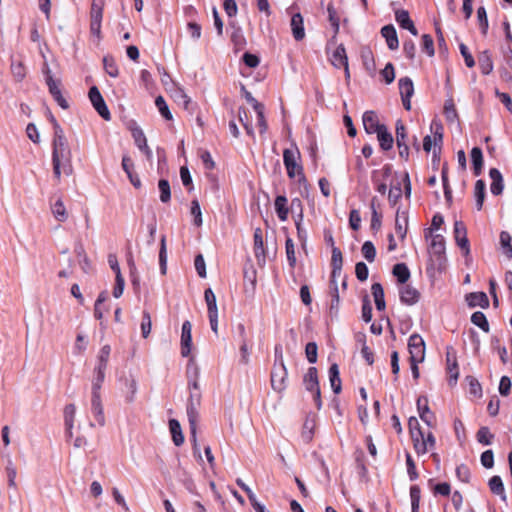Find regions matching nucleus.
I'll return each instance as SVG.
<instances>
[{
  "label": "nucleus",
  "instance_id": "bb28decb",
  "mask_svg": "<svg viewBox=\"0 0 512 512\" xmlns=\"http://www.w3.org/2000/svg\"><path fill=\"white\" fill-rule=\"evenodd\" d=\"M371 292L375 301L377 310L383 311L386 307L384 299V289L380 283H374L371 287Z\"/></svg>",
  "mask_w": 512,
  "mask_h": 512
},
{
  "label": "nucleus",
  "instance_id": "de8ad7c7",
  "mask_svg": "<svg viewBox=\"0 0 512 512\" xmlns=\"http://www.w3.org/2000/svg\"><path fill=\"white\" fill-rule=\"evenodd\" d=\"M131 133H132L134 142H135L136 146L139 148V150L142 148H145L148 145L145 134L140 127L135 126V127L131 128Z\"/></svg>",
  "mask_w": 512,
  "mask_h": 512
},
{
  "label": "nucleus",
  "instance_id": "864d4df0",
  "mask_svg": "<svg viewBox=\"0 0 512 512\" xmlns=\"http://www.w3.org/2000/svg\"><path fill=\"white\" fill-rule=\"evenodd\" d=\"M238 118H239V121L241 122V124L243 125L244 129L246 130V133L249 136L254 137L253 127H252L251 123L249 122L247 110L245 108H242V107L239 108Z\"/></svg>",
  "mask_w": 512,
  "mask_h": 512
},
{
  "label": "nucleus",
  "instance_id": "13d9d810",
  "mask_svg": "<svg viewBox=\"0 0 512 512\" xmlns=\"http://www.w3.org/2000/svg\"><path fill=\"white\" fill-rule=\"evenodd\" d=\"M361 251H362L364 258L368 262H373L375 260L376 249H375L374 244L371 241L364 242L362 245Z\"/></svg>",
  "mask_w": 512,
  "mask_h": 512
},
{
  "label": "nucleus",
  "instance_id": "c756f323",
  "mask_svg": "<svg viewBox=\"0 0 512 512\" xmlns=\"http://www.w3.org/2000/svg\"><path fill=\"white\" fill-rule=\"evenodd\" d=\"M471 161L473 165V171L475 176H479L482 173L483 168V153L481 148L473 147L471 150Z\"/></svg>",
  "mask_w": 512,
  "mask_h": 512
},
{
  "label": "nucleus",
  "instance_id": "a878e982",
  "mask_svg": "<svg viewBox=\"0 0 512 512\" xmlns=\"http://www.w3.org/2000/svg\"><path fill=\"white\" fill-rule=\"evenodd\" d=\"M430 252L439 258L444 255L445 240L442 235L436 234L431 237Z\"/></svg>",
  "mask_w": 512,
  "mask_h": 512
},
{
  "label": "nucleus",
  "instance_id": "bf43d9fd",
  "mask_svg": "<svg viewBox=\"0 0 512 512\" xmlns=\"http://www.w3.org/2000/svg\"><path fill=\"white\" fill-rule=\"evenodd\" d=\"M285 249L288 263L290 267L294 268L296 265L295 246L291 238L286 239Z\"/></svg>",
  "mask_w": 512,
  "mask_h": 512
},
{
  "label": "nucleus",
  "instance_id": "6e6d98bb",
  "mask_svg": "<svg viewBox=\"0 0 512 512\" xmlns=\"http://www.w3.org/2000/svg\"><path fill=\"white\" fill-rule=\"evenodd\" d=\"M152 328V320L151 315L148 311L144 310L142 313V321H141V333L143 338H147L151 332Z\"/></svg>",
  "mask_w": 512,
  "mask_h": 512
},
{
  "label": "nucleus",
  "instance_id": "1a4fd4ad",
  "mask_svg": "<svg viewBox=\"0 0 512 512\" xmlns=\"http://www.w3.org/2000/svg\"><path fill=\"white\" fill-rule=\"evenodd\" d=\"M192 324L190 321H184L181 331V355L187 357L191 352L192 346Z\"/></svg>",
  "mask_w": 512,
  "mask_h": 512
},
{
  "label": "nucleus",
  "instance_id": "a19ab883",
  "mask_svg": "<svg viewBox=\"0 0 512 512\" xmlns=\"http://www.w3.org/2000/svg\"><path fill=\"white\" fill-rule=\"evenodd\" d=\"M488 484H489L490 490L494 494L500 495L503 500L506 499L504 485H503V482H502V479L500 478V476L491 477Z\"/></svg>",
  "mask_w": 512,
  "mask_h": 512
},
{
  "label": "nucleus",
  "instance_id": "8fccbe9b",
  "mask_svg": "<svg viewBox=\"0 0 512 512\" xmlns=\"http://www.w3.org/2000/svg\"><path fill=\"white\" fill-rule=\"evenodd\" d=\"M158 188L160 191V200L163 203H167L171 199V189L168 180L160 179L158 182Z\"/></svg>",
  "mask_w": 512,
  "mask_h": 512
},
{
  "label": "nucleus",
  "instance_id": "2f4dec72",
  "mask_svg": "<svg viewBox=\"0 0 512 512\" xmlns=\"http://www.w3.org/2000/svg\"><path fill=\"white\" fill-rule=\"evenodd\" d=\"M254 253L258 261H260L261 259L263 261L265 260L264 241L262 237V231L260 228H257L254 232Z\"/></svg>",
  "mask_w": 512,
  "mask_h": 512
},
{
  "label": "nucleus",
  "instance_id": "5fc2aeb1",
  "mask_svg": "<svg viewBox=\"0 0 512 512\" xmlns=\"http://www.w3.org/2000/svg\"><path fill=\"white\" fill-rule=\"evenodd\" d=\"M155 105L158 108L160 114L166 119V120H172V114L169 110V107L165 101V99L159 95L155 99Z\"/></svg>",
  "mask_w": 512,
  "mask_h": 512
},
{
  "label": "nucleus",
  "instance_id": "680f3d73",
  "mask_svg": "<svg viewBox=\"0 0 512 512\" xmlns=\"http://www.w3.org/2000/svg\"><path fill=\"white\" fill-rule=\"evenodd\" d=\"M314 427H315V424H314L313 420H306L304 422L302 434H301L304 442L308 443L312 440Z\"/></svg>",
  "mask_w": 512,
  "mask_h": 512
},
{
  "label": "nucleus",
  "instance_id": "7ed1b4c3",
  "mask_svg": "<svg viewBox=\"0 0 512 512\" xmlns=\"http://www.w3.org/2000/svg\"><path fill=\"white\" fill-rule=\"evenodd\" d=\"M300 157V152L297 147L283 151V162L289 178H295L296 176L304 177L303 168L299 163Z\"/></svg>",
  "mask_w": 512,
  "mask_h": 512
},
{
  "label": "nucleus",
  "instance_id": "393cba45",
  "mask_svg": "<svg viewBox=\"0 0 512 512\" xmlns=\"http://www.w3.org/2000/svg\"><path fill=\"white\" fill-rule=\"evenodd\" d=\"M376 134L380 147L385 151L390 150L393 146L394 140L392 134L387 130V127L385 125L382 126Z\"/></svg>",
  "mask_w": 512,
  "mask_h": 512
},
{
  "label": "nucleus",
  "instance_id": "052dcab7",
  "mask_svg": "<svg viewBox=\"0 0 512 512\" xmlns=\"http://www.w3.org/2000/svg\"><path fill=\"white\" fill-rule=\"evenodd\" d=\"M53 129H54V135H53L52 144L68 142L65 137L63 129L61 128V126L59 125V123L57 122L56 119H53Z\"/></svg>",
  "mask_w": 512,
  "mask_h": 512
},
{
  "label": "nucleus",
  "instance_id": "ea45409f",
  "mask_svg": "<svg viewBox=\"0 0 512 512\" xmlns=\"http://www.w3.org/2000/svg\"><path fill=\"white\" fill-rule=\"evenodd\" d=\"M125 399L128 403H131L134 401L135 399V395L137 393V389H138V386H137V381L133 378V377H130V378H126L125 379Z\"/></svg>",
  "mask_w": 512,
  "mask_h": 512
},
{
  "label": "nucleus",
  "instance_id": "7c9ffc66",
  "mask_svg": "<svg viewBox=\"0 0 512 512\" xmlns=\"http://www.w3.org/2000/svg\"><path fill=\"white\" fill-rule=\"evenodd\" d=\"M287 202V198L284 195H279L275 199V211L281 221H286L288 218L289 210L287 207Z\"/></svg>",
  "mask_w": 512,
  "mask_h": 512
},
{
  "label": "nucleus",
  "instance_id": "c9c22d12",
  "mask_svg": "<svg viewBox=\"0 0 512 512\" xmlns=\"http://www.w3.org/2000/svg\"><path fill=\"white\" fill-rule=\"evenodd\" d=\"M107 367L97 365L94 369L95 377L92 381V392L100 393L102 383L105 379V372Z\"/></svg>",
  "mask_w": 512,
  "mask_h": 512
},
{
  "label": "nucleus",
  "instance_id": "f3484780",
  "mask_svg": "<svg viewBox=\"0 0 512 512\" xmlns=\"http://www.w3.org/2000/svg\"><path fill=\"white\" fill-rule=\"evenodd\" d=\"M381 35L385 38L389 49L395 50L399 47L397 32L392 24L383 26L381 28Z\"/></svg>",
  "mask_w": 512,
  "mask_h": 512
},
{
  "label": "nucleus",
  "instance_id": "c03bdc74",
  "mask_svg": "<svg viewBox=\"0 0 512 512\" xmlns=\"http://www.w3.org/2000/svg\"><path fill=\"white\" fill-rule=\"evenodd\" d=\"M103 65L105 72L113 78H116L119 75L118 66L116 61L111 56H105L103 58Z\"/></svg>",
  "mask_w": 512,
  "mask_h": 512
},
{
  "label": "nucleus",
  "instance_id": "3c124183",
  "mask_svg": "<svg viewBox=\"0 0 512 512\" xmlns=\"http://www.w3.org/2000/svg\"><path fill=\"white\" fill-rule=\"evenodd\" d=\"M45 74H46V84H47V86L49 88L50 94L52 96H54V95H57V94L61 93L60 81L59 80H55L53 78L49 68H47Z\"/></svg>",
  "mask_w": 512,
  "mask_h": 512
},
{
  "label": "nucleus",
  "instance_id": "ddd939ff",
  "mask_svg": "<svg viewBox=\"0 0 512 512\" xmlns=\"http://www.w3.org/2000/svg\"><path fill=\"white\" fill-rule=\"evenodd\" d=\"M330 63L337 69L342 68L348 64V56L343 44H339L331 53L329 57Z\"/></svg>",
  "mask_w": 512,
  "mask_h": 512
},
{
  "label": "nucleus",
  "instance_id": "423d86ee",
  "mask_svg": "<svg viewBox=\"0 0 512 512\" xmlns=\"http://www.w3.org/2000/svg\"><path fill=\"white\" fill-rule=\"evenodd\" d=\"M89 99L95 108V110L98 112V114L104 119V120H110L111 114L110 111L99 91V89L96 86H93L89 90Z\"/></svg>",
  "mask_w": 512,
  "mask_h": 512
},
{
  "label": "nucleus",
  "instance_id": "4d7b16f0",
  "mask_svg": "<svg viewBox=\"0 0 512 512\" xmlns=\"http://www.w3.org/2000/svg\"><path fill=\"white\" fill-rule=\"evenodd\" d=\"M411 438H412L413 447H414L416 453L418 455L425 454L426 447L423 442L425 440V434L423 433V431H420V435H414V436H411Z\"/></svg>",
  "mask_w": 512,
  "mask_h": 512
},
{
  "label": "nucleus",
  "instance_id": "09e8293b",
  "mask_svg": "<svg viewBox=\"0 0 512 512\" xmlns=\"http://www.w3.org/2000/svg\"><path fill=\"white\" fill-rule=\"evenodd\" d=\"M327 12H328L329 22L331 23L332 27L334 28V36H333V39H334L336 37V34L339 32L340 19L337 15L336 9L334 8L332 3L328 4Z\"/></svg>",
  "mask_w": 512,
  "mask_h": 512
},
{
  "label": "nucleus",
  "instance_id": "473e14b6",
  "mask_svg": "<svg viewBox=\"0 0 512 512\" xmlns=\"http://www.w3.org/2000/svg\"><path fill=\"white\" fill-rule=\"evenodd\" d=\"M339 367L336 363L332 364L329 368V380L331 383L332 390L335 394L341 392V379L339 375Z\"/></svg>",
  "mask_w": 512,
  "mask_h": 512
},
{
  "label": "nucleus",
  "instance_id": "e433bc0d",
  "mask_svg": "<svg viewBox=\"0 0 512 512\" xmlns=\"http://www.w3.org/2000/svg\"><path fill=\"white\" fill-rule=\"evenodd\" d=\"M485 190L486 185L483 180H477L474 188V196L476 200V208L480 211L483 207L484 199H485Z\"/></svg>",
  "mask_w": 512,
  "mask_h": 512
},
{
  "label": "nucleus",
  "instance_id": "e2e57ef3",
  "mask_svg": "<svg viewBox=\"0 0 512 512\" xmlns=\"http://www.w3.org/2000/svg\"><path fill=\"white\" fill-rule=\"evenodd\" d=\"M422 51L426 52L428 56L432 57L435 54L434 41L429 34L422 35Z\"/></svg>",
  "mask_w": 512,
  "mask_h": 512
},
{
  "label": "nucleus",
  "instance_id": "603ef678",
  "mask_svg": "<svg viewBox=\"0 0 512 512\" xmlns=\"http://www.w3.org/2000/svg\"><path fill=\"white\" fill-rule=\"evenodd\" d=\"M431 130L434 134V146L437 147L443 142V126L439 121L433 120L431 123Z\"/></svg>",
  "mask_w": 512,
  "mask_h": 512
},
{
  "label": "nucleus",
  "instance_id": "5701e85b",
  "mask_svg": "<svg viewBox=\"0 0 512 512\" xmlns=\"http://www.w3.org/2000/svg\"><path fill=\"white\" fill-rule=\"evenodd\" d=\"M304 385L307 391L312 392L320 388L317 369L310 367L304 376Z\"/></svg>",
  "mask_w": 512,
  "mask_h": 512
},
{
  "label": "nucleus",
  "instance_id": "f8f14e48",
  "mask_svg": "<svg viewBox=\"0 0 512 512\" xmlns=\"http://www.w3.org/2000/svg\"><path fill=\"white\" fill-rule=\"evenodd\" d=\"M417 410L421 420L425 422L428 426H432L435 417L434 414L429 409L428 398L426 396H420L417 399Z\"/></svg>",
  "mask_w": 512,
  "mask_h": 512
},
{
  "label": "nucleus",
  "instance_id": "2eb2a0df",
  "mask_svg": "<svg viewBox=\"0 0 512 512\" xmlns=\"http://www.w3.org/2000/svg\"><path fill=\"white\" fill-rule=\"evenodd\" d=\"M91 410H92V413L94 414V417H95L97 423L100 426H103L105 424V416H104V412H103V406H102L100 393L92 392Z\"/></svg>",
  "mask_w": 512,
  "mask_h": 512
},
{
  "label": "nucleus",
  "instance_id": "4be33fe9",
  "mask_svg": "<svg viewBox=\"0 0 512 512\" xmlns=\"http://www.w3.org/2000/svg\"><path fill=\"white\" fill-rule=\"evenodd\" d=\"M76 415V407L74 404H68L64 408V422L66 427L67 436L72 437V429L74 427Z\"/></svg>",
  "mask_w": 512,
  "mask_h": 512
},
{
  "label": "nucleus",
  "instance_id": "58836bf2",
  "mask_svg": "<svg viewBox=\"0 0 512 512\" xmlns=\"http://www.w3.org/2000/svg\"><path fill=\"white\" fill-rule=\"evenodd\" d=\"M392 273L402 284L406 283L410 277V271L407 265L404 263H398L394 265Z\"/></svg>",
  "mask_w": 512,
  "mask_h": 512
},
{
  "label": "nucleus",
  "instance_id": "9d476101",
  "mask_svg": "<svg viewBox=\"0 0 512 512\" xmlns=\"http://www.w3.org/2000/svg\"><path fill=\"white\" fill-rule=\"evenodd\" d=\"M395 19L401 28L408 30L414 36L418 35V31L414 25V22L411 20L409 12L407 10H396Z\"/></svg>",
  "mask_w": 512,
  "mask_h": 512
},
{
  "label": "nucleus",
  "instance_id": "6ab92c4d",
  "mask_svg": "<svg viewBox=\"0 0 512 512\" xmlns=\"http://www.w3.org/2000/svg\"><path fill=\"white\" fill-rule=\"evenodd\" d=\"M489 176L492 180L490 190L493 195H500L504 189L503 177L501 172L497 168H491Z\"/></svg>",
  "mask_w": 512,
  "mask_h": 512
},
{
  "label": "nucleus",
  "instance_id": "4c0bfd02",
  "mask_svg": "<svg viewBox=\"0 0 512 512\" xmlns=\"http://www.w3.org/2000/svg\"><path fill=\"white\" fill-rule=\"evenodd\" d=\"M54 218L59 222H64L68 218V213L61 199H58L51 207Z\"/></svg>",
  "mask_w": 512,
  "mask_h": 512
},
{
  "label": "nucleus",
  "instance_id": "72a5a7b5",
  "mask_svg": "<svg viewBox=\"0 0 512 512\" xmlns=\"http://www.w3.org/2000/svg\"><path fill=\"white\" fill-rule=\"evenodd\" d=\"M479 67L484 75H488L493 70V61L491 59V55L489 51H483L478 58Z\"/></svg>",
  "mask_w": 512,
  "mask_h": 512
},
{
  "label": "nucleus",
  "instance_id": "b1692460",
  "mask_svg": "<svg viewBox=\"0 0 512 512\" xmlns=\"http://www.w3.org/2000/svg\"><path fill=\"white\" fill-rule=\"evenodd\" d=\"M446 360L448 372L450 374V379L456 382L459 376V371L457 366L456 355L452 348H447Z\"/></svg>",
  "mask_w": 512,
  "mask_h": 512
},
{
  "label": "nucleus",
  "instance_id": "dca6fc26",
  "mask_svg": "<svg viewBox=\"0 0 512 512\" xmlns=\"http://www.w3.org/2000/svg\"><path fill=\"white\" fill-rule=\"evenodd\" d=\"M293 37L296 41H300L305 37V29L303 23V17L300 13H295L291 17L290 22Z\"/></svg>",
  "mask_w": 512,
  "mask_h": 512
},
{
  "label": "nucleus",
  "instance_id": "79ce46f5",
  "mask_svg": "<svg viewBox=\"0 0 512 512\" xmlns=\"http://www.w3.org/2000/svg\"><path fill=\"white\" fill-rule=\"evenodd\" d=\"M512 237L507 231H502L500 233V244L502 247L503 253L509 258H512Z\"/></svg>",
  "mask_w": 512,
  "mask_h": 512
},
{
  "label": "nucleus",
  "instance_id": "a211bd4d",
  "mask_svg": "<svg viewBox=\"0 0 512 512\" xmlns=\"http://www.w3.org/2000/svg\"><path fill=\"white\" fill-rule=\"evenodd\" d=\"M420 293L410 285L403 286L400 289V300L406 305H413L418 302Z\"/></svg>",
  "mask_w": 512,
  "mask_h": 512
},
{
  "label": "nucleus",
  "instance_id": "a18cd8bd",
  "mask_svg": "<svg viewBox=\"0 0 512 512\" xmlns=\"http://www.w3.org/2000/svg\"><path fill=\"white\" fill-rule=\"evenodd\" d=\"M477 441L482 445H491L494 439V434H492L488 427H481L476 434Z\"/></svg>",
  "mask_w": 512,
  "mask_h": 512
},
{
  "label": "nucleus",
  "instance_id": "0eeeda50",
  "mask_svg": "<svg viewBox=\"0 0 512 512\" xmlns=\"http://www.w3.org/2000/svg\"><path fill=\"white\" fill-rule=\"evenodd\" d=\"M408 350L410 360L423 361L425 357V343L423 338L418 334L411 335L408 341Z\"/></svg>",
  "mask_w": 512,
  "mask_h": 512
},
{
  "label": "nucleus",
  "instance_id": "c85d7f7f",
  "mask_svg": "<svg viewBox=\"0 0 512 512\" xmlns=\"http://www.w3.org/2000/svg\"><path fill=\"white\" fill-rule=\"evenodd\" d=\"M169 429L172 435V440L176 446H181L184 443V436L182 433L181 425L178 420H169Z\"/></svg>",
  "mask_w": 512,
  "mask_h": 512
},
{
  "label": "nucleus",
  "instance_id": "39448f33",
  "mask_svg": "<svg viewBox=\"0 0 512 512\" xmlns=\"http://www.w3.org/2000/svg\"><path fill=\"white\" fill-rule=\"evenodd\" d=\"M287 368L284 363L274 365L271 372V386L274 391L281 393L287 386Z\"/></svg>",
  "mask_w": 512,
  "mask_h": 512
},
{
  "label": "nucleus",
  "instance_id": "6e6552de",
  "mask_svg": "<svg viewBox=\"0 0 512 512\" xmlns=\"http://www.w3.org/2000/svg\"><path fill=\"white\" fill-rule=\"evenodd\" d=\"M454 238L457 245L463 250L464 255L470 253L469 240L467 238V229L462 221H455L454 223Z\"/></svg>",
  "mask_w": 512,
  "mask_h": 512
},
{
  "label": "nucleus",
  "instance_id": "9b49d317",
  "mask_svg": "<svg viewBox=\"0 0 512 512\" xmlns=\"http://www.w3.org/2000/svg\"><path fill=\"white\" fill-rule=\"evenodd\" d=\"M342 265H343V258H342V252L341 250L333 246L332 248V257H331V280L332 284H335V280L341 276L342 272Z\"/></svg>",
  "mask_w": 512,
  "mask_h": 512
},
{
  "label": "nucleus",
  "instance_id": "cd10ccee",
  "mask_svg": "<svg viewBox=\"0 0 512 512\" xmlns=\"http://www.w3.org/2000/svg\"><path fill=\"white\" fill-rule=\"evenodd\" d=\"M444 116L446 121L450 124L458 122V113L455 107V103L452 97L445 100L444 103Z\"/></svg>",
  "mask_w": 512,
  "mask_h": 512
},
{
  "label": "nucleus",
  "instance_id": "f257e3e1",
  "mask_svg": "<svg viewBox=\"0 0 512 512\" xmlns=\"http://www.w3.org/2000/svg\"><path fill=\"white\" fill-rule=\"evenodd\" d=\"M52 166L55 179L60 182L62 173L70 176L73 173L72 152L68 142L52 144Z\"/></svg>",
  "mask_w": 512,
  "mask_h": 512
},
{
  "label": "nucleus",
  "instance_id": "412c9836",
  "mask_svg": "<svg viewBox=\"0 0 512 512\" xmlns=\"http://www.w3.org/2000/svg\"><path fill=\"white\" fill-rule=\"evenodd\" d=\"M466 301L470 307L480 306L487 308L489 306V300L484 292H473L466 296Z\"/></svg>",
  "mask_w": 512,
  "mask_h": 512
},
{
  "label": "nucleus",
  "instance_id": "69168bd1",
  "mask_svg": "<svg viewBox=\"0 0 512 512\" xmlns=\"http://www.w3.org/2000/svg\"><path fill=\"white\" fill-rule=\"evenodd\" d=\"M477 18L479 21V25L482 31V34H486L488 30V19H487V13L486 9L481 6L477 9Z\"/></svg>",
  "mask_w": 512,
  "mask_h": 512
},
{
  "label": "nucleus",
  "instance_id": "774afa93",
  "mask_svg": "<svg viewBox=\"0 0 512 512\" xmlns=\"http://www.w3.org/2000/svg\"><path fill=\"white\" fill-rule=\"evenodd\" d=\"M317 344L315 342H309L305 348V354L309 363L313 364L317 361Z\"/></svg>",
  "mask_w": 512,
  "mask_h": 512
},
{
  "label": "nucleus",
  "instance_id": "49530a36",
  "mask_svg": "<svg viewBox=\"0 0 512 512\" xmlns=\"http://www.w3.org/2000/svg\"><path fill=\"white\" fill-rule=\"evenodd\" d=\"M471 322L482 329L484 332L489 331V323L485 314L481 311H476L471 316Z\"/></svg>",
  "mask_w": 512,
  "mask_h": 512
},
{
  "label": "nucleus",
  "instance_id": "37998d69",
  "mask_svg": "<svg viewBox=\"0 0 512 512\" xmlns=\"http://www.w3.org/2000/svg\"><path fill=\"white\" fill-rule=\"evenodd\" d=\"M411 512H419L421 490L418 485L410 487Z\"/></svg>",
  "mask_w": 512,
  "mask_h": 512
},
{
  "label": "nucleus",
  "instance_id": "f704fd0d",
  "mask_svg": "<svg viewBox=\"0 0 512 512\" xmlns=\"http://www.w3.org/2000/svg\"><path fill=\"white\" fill-rule=\"evenodd\" d=\"M401 97L411 98L414 94V85L409 77L400 78L398 81Z\"/></svg>",
  "mask_w": 512,
  "mask_h": 512
},
{
  "label": "nucleus",
  "instance_id": "4468645a",
  "mask_svg": "<svg viewBox=\"0 0 512 512\" xmlns=\"http://www.w3.org/2000/svg\"><path fill=\"white\" fill-rule=\"evenodd\" d=\"M362 121L365 131L369 134L376 133L384 126L383 124H379L378 117L373 111H366L363 114Z\"/></svg>",
  "mask_w": 512,
  "mask_h": 512
},
{
  "label": "nucleus",
  "instance_id": "338daca9",
  "mask_svg": "<svg viewBox=\"0 0 512 512\" xmlns=\"http://www.w3.org/2000/svg\"><path fill=\"white\" fill-rule=\"evenodd\" d=\"M194 266H195V269H196L197 274L199 275V277L206 278V276H207L206 264H205V260H204V257H203L202 254H198L195 257Z\"/></svg>",
  "mask_w": 512,
  "mask_h": 512
},
{
  "label": "nucleus",
  "instance_id": "aec40b11",
  "mask_svg": "<svg viewBox=\"0 0 512 512\" xmlns=\"http://www.w3.org/2000/svg\"><path fill=\"white\" fill-rule=\"evenodd\" d=\"M408 230V215L406 212H400L399 210L396 213L395 219V231L396 234L404 239Z\"/></svg>",
  "mask_w": 512,
  "mask_h": 512
},
{
  "label": "nucleus",
  "instance_id": "f03ea898",
  "mask_svg": "<svg viewBox=\"0 0 512 512\" xmlns=\"http://www.w3.org/2000/svg\"><path fill=\"white\" fill-rule=\"evenodd\" d=\"M201 403L200 392H190V396L187 403V417L190 425L191 441L193 443V451L198 454L201 459L200 447L197 443V421L199 417L198 408Z\"/></svg>",
  "mask_w": 512,
  "mask_h": 512
},
{
  "label": "nucleus",
  "instance_id": "20e7f679",
  "mask_svg": "<svg viewBox=\"0 0 512 512\" xmlns=\"http://www.w3.org/2000/svg\"><path fill=\"white\" fill-rule=\"evenodd\" d=\"M205 302L207 304L208 317L212 331L218 333V308L216 302V296L211 288H208L204 292Z\"/></svg>",
  "mask_w": 512,
  "mask_h": 512
},
{
  "label": "nucleus",
  "instance_id": "0e129e2a",
  "mask_svg": "<svg viewBox=\"0 0 512 512\" xmlns=\"http://www.w3.org/2000/svg\"><path fill=\"white\" fill-rule=\"evenodd\" d=\"M406 466H407V473H408L409 479L411 481H415L419 477V475L416 471L415 462L412 459L411 454L408 452L406 453Z\"/></svg>",
  "mask_w": 512,
  "mask_h": 512
}]
</instances>
